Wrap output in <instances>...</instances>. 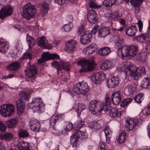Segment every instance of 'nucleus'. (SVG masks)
Returning <instances> with one entry per match:
<instances>
[{
  "instance_id": "1",
  "label": "nucleus",
  "mask_w": 150,
  "mask_h": 150,
  "mask_svg": "<svg viewBox=\"0 0 150 150\" xmlns=\"http://www.w3.org/2000/svg\"><path fill=\"white\" fill-rule=\"evenodd\" d=\"M126 76H133L135 80L144 75L145 73V69L143 67L137 68L134 65H132L127 67L124 70Z\"/></svg>"
},
{
  "instance_id": "2",
  "label": "nucleus",
  "mask_w": 150,
  "mask_h": 150,
  "mask_svg": "<svg viewBox=\"0 0 150 150\" xmlns=\"http://www.w3.org/2000/svg\"><path fill=\"white\" fill-rule=\"evenodd\" d=\"M77 65L81 66V68L79 71L81 73L92 71L95 68L96 64L93 59H84L79 61Z\"/></svg>"
},
{
  "instance_id": "3",
  "label": "nucleus",
  "mask_w": 150,
  "mask_h": 150,
  "mask_svg": "<svg viewBox=\"0 0 150 150\" xmlns=\"http://www.w3.org/2000/svg\"><path fill=\"white\" fill-rule=\"evenodd\" d=\"M23 16L24 18L28 20H30L33 18L36 11V8L34 5L30 3H28L24 5L23 8Z\"/></svg>"
},
{
  "instance_id": "4",
  "label": "nucleus",
  "mask_w": 150,
  "mask_h": 150,
  "mask_svg": "<svg viewBox=\"0 0 150 150\" xmlns=\"http://www.w3.org/2000/svg\"><path fill=\"white\" fill-rule=\"evenodd\" d=\"M44 106V104L40 98H34L31 102L29 104V107L32 108L34 112L41 111L42 108Z\"/></svg>"
},
{
  "instance_id": "5",
  "label": "nucleus",
  "mask_w": 150,
  "mask_h": 150,
  "mask_svg": "<svg viewBox=\"0 0 150 150\" xmlns=\"http://www.w3.org/2000/svg\"><path fill=\"white\" fill-rule=\"evenodd\" d=\"M103 104L97 100H91L89 103V108L92 112L98 113L103 110Z\"/></svg>"
},
{
  "instance_id": "6",
  "label": "nucleus",
  "mask_w": 150,
  "mask_h": 150,
  "mask_svg": "<svg viewBox=\"0 0 150 150\" xmlns=\"http://www.w3.org/2000/svg\"><path fill=\"white\" fill-rule=\"evenodd\" d=\"M14 110V106L11 104L3 105L0 107V113L3 116L7 117L13 114Z\"/></svg>"
},
{
  "instance_id": "7",
  "label": "nucleus",
  "mask_w": 150,
  "mask_h": 150,
  "mask_svg": "<svg viewBox=\"0 0 150 150\" xmlns=\"http://www.w3.org/2000/svg\"><path fill=\"white\" fill-rule=\"evenodd\" d=\"M122 50L127 57L128 56H134L137 53L138 47L134 45H124L122 48Z\"/></svg>"
},
{
  "instance_id": "8",
  "label": "nucleus",
  "mask_w": 150,
  "mask_h": 150,
  "mask_svg": "<svg viewBox=\"0 0 150 150\" xmlns=\"http://www.w3.org/2000/svg\"><path fill=\"white\" fill-rule=\"evenodd\" d=\"M105 74L101 72H98L95 74H93L91 75V80L94 83L96 84H99L105 80Z\"/></svg>"
},
{
  "instance_id": "9",
  "label": "nucleus",
  "mask_w": 150,
  "mask_h": 150,
  "mask_svg": "<svg viewBox=\"0 0 150 150\" xmlns=\"http://www.w3.org/2000/svg\"><path fill=\"white\" fill-rule=\"evenodd\" d=\"M26 76L28 78V81L32 83L34 81V79L32 80V78L34 77V76L36 74L37 72V69L36 66L35 65L30 66L28 69H26L25 71Z\"/></svg>"
},
{
  "instance_id": "10",
  "label": "nucleus",
  "mask_w": 150,
  "mask_h": 150,
  "mask_svg": "<svg viewBox=\"0 0 150 150\" xmlns=\"http://www.w3.org/2000/svg\"><path fill=\"white\" fill-rule=\"evenodd\" d=\"M13 12V9L10 5L4 6L0 10V18L4 19L11 15Z\"/></svg>"
},
{
  "instance_id": "11",
  "label": "nucleus",
  "mask_w": 150,
  "mask_h": 150,
  "mask_svg": "<svg viewBox=\"0 0 150 150\" xmlns=\"http://www.w3.org/2000/svg\"><path fill=\"white\" fill-rule=\"evenodd\" d=\"M64 118V115L62 114H58L56 115H53L50 119L49 124L50 127H52L54 129H55V124L59 122L61 120H63Z\"/></svg>"
},
{
  "instance_id": "12",
  "label": "nucleus",
  "mask_w": 150,
  "mask_h": 150,
  "mask_svg": "<svg viewBox=\"0 0 150 150\" xmlns=\"http://www.w3.org/2000/svg\"><path fill=\"white\" fill-rule=\"evenodd\" d=\"M76 45V42L73 40H69L65 44L64 50L68 53H71L75 51Z\"/></svg>"
},
{
  "instance_id": "13",
  "label": "nucleus",
  "mask_w": 150,
  "mask_h": 150,
  "mask_svg": "<svg viewBox=\"0 0 150 150\" xmlns=\"http://www.w3.org/2000/svg\"><path fill=\"white\" fill-rule=\"evenodd\" d=\"M87 19L91 23L93 24L97 22L98 20V14L94 10L89 11L87 14Z\"/></svg>"
},
{
  "instance_id": "14",
  "label": "nucleus",
  "mask_w": 150,
  "mask_h": 150,
  "mask_svg": "<svg viewBox=\"0 0 150 150\" xmlns=\"http://www.w3.org/2000/svg\"><path fill=\"white\" fill-rule=\"evenodd\" d=\"M92 34L88 31H85L80 37V42L83 45L88 44L91 41Z\"/></svg>"
},
{
  "instance_id": "15",
  "label": "nucleus",
  "mask_w": 150,
  "mask_h": 150,
  "mask_svg": "<svg viewBox=\"0 0 150 150\" xmlns=\"http://www.w3.org/2000/svg\"><path fill=\"white\" fill-rule=\"evenodd\" d=\"M125 122L126 124L125 127L127 130L129 131L132 130L134 128V127L138 124L137 120V119H126Z\"/></svg>"
},
{
  "instance_id": "16",
  "label": "nucleus",
  "mask_w": 150,
  "mask_h": 150,
  "mask_svg": "<svg viewBox=\"0 0 150 150\" xmlns=\"http://www.w3.org/2000/svg\"><path fill=\"white\" fill-rule=\"evenodd\" d=\"M84 133L80 130L74 133L70 137V144L72 145V146L75 147L76 146L77 142L79 139L78 136L81 135L83 136Z\"/></svg>"
},
{
  "instance_id": "17",
  "label": "nucleus",
  "mask_w": 150,
  "mask_h": 150,
  "mask_svg": "<svg viewBox=\"0 0 150 150\" xmlns=\"http://www.w3.org/2000/svg\"><path fill=\"white\" fill-rule=\"evenodd\" d=\"M29 123L30 129L32 130L38 131L40 127V123L35 119L31 118L30 120Z\"/></svg>"
},
{
  "instance_id": "18",
  "label": "nucleus",
  "mask_w": 150,
  "mask_h": 150,
  "mask_svg": "<svg viewBox=\"0 0 150 150\" xmlns=\"http://www.w3.org/2000/svg\"><path fill=\"white\" fill-rule=\"evenodd\" d=\"M38 45L49 49H52V45L48 44V41L46 39L45 37H42L40 38Z\"/></svg>"
},
{
  "instance_id": "19",
  "label": "nucleus",
  "mask_w": 150,
  "mask_h": 150,
  "mask_svg": "<svg viewBox=\"0 0 150 150\" xmlns=\"http://www.w3.org/2000/svg\"><path fill=\"white\" fill-rule=\"evenodd\" d=\"M98 48L97 44L94 43L91 44L88 47L84 49L83 51L86 54L89 55L93 53Z\"/></svg>"
},
{
  "instance_id": "20",
  "label": "nucleus",
  "mask_w": 150,
  "mask_h": 150,
  "mask_svg": "<svg viewBox=\"0 0 150 150\" xmlns=\"http://www.w3.org/2000/svg\"><path fill=\"white\" fill-rule=\"evenodd\" d=\"M120 91H119L117 92H113L112 93V100L114 105H118L120 103L122 100V97L120 94Z\"/></svg>"
},
{
  "instance_id": "21",
  "label": "nucleus",
  "mask_w": 150,
  "mask_h": 150,
  "mask_svg": "<svg viewBox=\"0 0 150 150\" xmlns=\"http://www.w3.org/2000/svg\"><path fill=\"white\" fill-rule=\"evenodd\" d=\"M123 112V111H120L119 109L115 108H112L110 111L109 115L112 118H118L120 117Z\"/></svg>"
},
{
  "instance_id": "22",
  "label": "nucleus",
  "mask_w": 150,
  "mask_h": 150,
  "mask_svg": "<svg viewBox=\"0 0 150 150\" xmlns=\"http://www.w3.org/2000/svg\"><path fill=\"white\" fill-rule=\"evenodd\" d=\"M17 111L18 115H21L24 112L25 104L20 99H18L16 101Z\"/></svg>"
},
{
  "instance_id": "23",
  "label": "nucleus",
  "mask_w": 150,
  "mask_h": 150,
  "mask_svg": "<svg viewBox=\"0 0 150 150\" xmlns=\"http://www.w3.org/2000/svg\"><path fill=\"white\" fill-rule=\"evenodd\" d=\"M110 34V29L108 27L100 28L98 32V36L100 38H104Z\"/></svg>"
},
{
  "instance_id": "24",
  "label": "nucleus",
  "mask_w": 150,
  "mask_h": 150,
  "mask_svg": "<svg viewBox=\"0 0 150 150\" xmlns=\"http://www.w3.org/2000/svg\"><path fill=\"white\" fill-rule=\"evenodd\" d=\"M137 31V27L134 25H132L126 28L125 32L126 34L128 36H132L135 35Z\"/></svg>"
},
{
  "instance_id": "25",
  "label": "nucleus",
  "mask_w": 150,
  "mask_h": 150,
  "mask_svg": "<svg viewBox=\"0 0 150 150\" xmlns=\"http://www.w3.org/2000/svg\"><path fill=\"white\" fill-rule=\"evenodd\" d=\"M150 37L149 33L148 32L146 33H142L135 37V40L138 42L142 43L144 42L147 39H149Z\"/></svg>"
},
{
  "instance_id": "26",
  "label": "nucleus",
  "mask_w": 150,
  "mask_h": 150,
  "mask_svg": "<svg viewBox=\"0 0 150 150\" xmlns=\"http://www.w3.org/2000/svg\"><path fill=\"white\" fill-rule=\"evenodd\" d=\"M29 143L25 141L19 142L17 144L19 150H33L29 149Z\"/></svg>"
},
{
  "instance_id": "27",
  "label": "nucleus",
  "mask_w": 150,
  "mask_h": 150,
  "mask_svg": "<svg viewBox=\"0 0 150 150\" xmlns=\"http://www.w3.org/2000/svg\"><path fill=\"white\" fill-rule=\"evenodd\" d=\"M17 122L16 119H13L6 121L5 125L8 128H13L16 127Z\"/></svg>"
},
{
  "instance_id": "28",
  "label": "nucleus",
  "mask_w": 150,
  "mask_h": 150,
  "mask_svg": "<svg viewBox=\"0 0 150 150\" xmlns=\"http://www.w3.org/2000/svg\"><path fill=\"white\" fill-rule=\"evenodd\" d=\"M114 66L112 62L110 60H105L104 61L100 66L101 69L107 70Z\"/></svg>"
},
{
  "instance_id": "29",
  "label": "nucleus",
  "mask_w": 150,
  "mask_h": 150,
  "mask_svg": "<svg viewBox=\"0 0 150 150\" xmlns=\"http://www.w3.org/2000/svg\"><path fill=\"white\" fill-rule=\"evenodd\" d=\"M111 52L110 47H104L101 48L97 52L98 54L104 56L108 55Z\"/></svg>"
},
{
  "instance_id": "30",
  "label": "nucleus",
  "mask_w": 150,
  "mask_h": 150,
  "mask_svg": "<svg viewBox=\"0 0 150 150\" xmlns=\"http://www.w3.org/2000/svg\"><path fill=\"white\" fill-rule=\"evenodd\" d=\"M50 53L48 52H43L41 55V57L38 60V62L39 63H42L46 61L50 60Z\"/></svg>"
},
{
  "instance_id": "31",
  "label": "nucleus",
  "mask_w": 150,
  "mask_h": 150,
  "mask_svg": "<svg viewBox=\"0 0 150 150\" xmlns=\"http://www.w3.org/2000/svg\"><path fill=\"white\" fill-rule=\"evenodd\" d=\"M21 66V63L17 62L11 63L7 67V68L11 71H16Z\"/></svg>"
},
{
  "instance_id": "32",
  "label": "nucleus",
  "mask_w": 150,
  "mask_h": 150,
  "mask_svg": "<svg viewBox=\"0 0 150 150\" xmlns=\"http://www.w3.org/2000/svg\"><path fill=\"white\" fill-rule=\"evenodd\" d=\"M126 139V133L124 131L119 133L117 139V142L119 144L124 143Z\"/></svg>"
},
{
  "instance_id": "33",
  "label": "nucleus",
  "mask_w": 150,
  "mask_h": 150,
  "mask_svg": "<svg viewBox=\"0 0 150 150\" xmlns=\"http://www.w3.org/2000/svg\"><path fill=\"white\" fill-rule=\"evenodd\" d=\"M13 138V134L9 133L3 134L0 133V138L3 140H5L8 141H10Z\"/></svg>"
},
{
  "instance_id": "34",
  "label": "nucleus",
  "mask_w": 150,
  "mask_h": 150,
  "mask_svg": "<svg viewBox=\"0 0 150 150\" xmlns=\"http://www.w3.org/2000/svg\"><path fill=\"white\" fill-rule=\"evenodd\" d=\"M59 64L60 67L62 68V70H64L65 71H69L71 68V66L70 63L68 62L60 63L59 62Z\"/></svg>"
},
{
  "instance_id": "35",
  "label": "nucleus",
  "mask_w": 150,
  "mask_h": 150,
  "mask_svg": "<svg viewBox=\"0 0 150 150\" xmlns=\"http://www.w3.org/2000/svg\"><path fill=\"white\" fill-rule=\"evenodd\" d=\"M118 40L116 42L115 45V48L118 50H122V47L124 46H122L123 43V40L122 38H119L117 36Z\"/></svg>"
},
{
  "instance_id": "36",
  "label": "nucleus",
  "mask_w": 150,
  "mask_h": 150,
  "mask_svg": "<svg viewBox=\"0 0 150 150\" xmlns=\"http://www.w3.org/2000/svg\"><path fill=\"white\" fill-rule=\"evenodd\" d=\"M86 106L84 104L79 103L77 104V107L76 108V111L78 115H80L81 112L86 108ZM79 117V116H78Z\"/></svg>"
},
{
  "instance_id": "37",
  "label": "nucleus",
  "mask_w": 150,
  "mask_h": 150,
  "mask_svg": "<svg viewBox=\"0 0 150 150\" xmlns=\"http://www.w3.org/2000/svg\"><path fill=\"white\" fill-rule=\"evenodd\" d=\"M110 99L107 96L105 97V105L103 104V110L105 111H107L110 109Z\"/></svg>"
},
{
  "instance_id": "38",
  "label": "nucleus",
  "mask_w": 150,
  "mask_h": 150,
  "mask_svg": "<svg viewBox=\"0 0 150 150\" xmlns=\"http://www.w3.org/2000/svg\"><path fill=\"white\" fill-rule=\"evenodd\" d=\"M117 0H105L103 2V5L105 7H110L115 5L116 2Z\"/></svg>"
},
{
  "instance_id": "39",
  "label": "nucleus",
  "mask_w": 150,
  "mask_h": 150,
  "mask_svg": "<svg viewBox=\"0 0 150 150\" xmlns=\"http://www.w3.org/2000/svg\"><path fill=\"white\" fill-rule=\"evenodd\" d=\"M137 60L142 62L145 61L147 59L146 54L144 52H141L138 54L137 56Z\"/></svg>"
},
{
  "instance_id": "40",
  "label": "nucleus",
  "mask_w": 150,
  "mask_h": 150,
  "mask_svg": "<svg viewBox=\"0 0 150 150\" xmlns=\"http://www.w3.org/2000/svg\"><path fill=\"white\" fill-rule=\"evenodd\" d=\"M18 135L21 138H25L29 136V133L26 130L22 129L19 130Z\"/></svg>"
},
{
  "instance_id": "41",
  "label": "nucleus",
  "mask_w": 150,
  "mask_h": 150,
  "mask_svg": "<svg viewBox=\"0 0 150 150\" xmlns=\"http://www.w3.org/2000/svg\"><path fill=\"white\" fill-rule=\"evenodd\" d=\"M19 96L23 100H27L29 98V94L23 91H21L18 93Z\"/></svg>"
},
{
  "instance_id": "42",
  "label": "nucleus",
  "mask_w": 150,
  "mask_h": 150,
  "mask_svg": "<svg viewBox=\"0 0 150 150\" xmlns=\"http://www.w3.org/2000/svg\"><path fill=\"white\" fill-rule=\"evenodd\" d=\"M80 86L81 94H86L90 90V87L88 85H79Z\"/></svg>"
},
{
  "instance_id": "43",
  "label": "nucleus",
  "mask_w": 150,
  "mask_h": 150,
  "mask_svg": "<svg viewBox=\"0 0 150 150\" xmlns=\"http://www.w3.org/2000/svg\"><path fill=\"white\" fill-rule=\"evenodd\" d=\"M52 66L54 68H56L57 69V74L59 75V71L62 70V68L60 67L59 62L57 61H54L51 63Z\"/></svg>"
},
{
  "instance_id": "44",
  "label": "nucleus",
  "mask_w": 150,
  "mask_h": 150,
  "mask_svg": "<svg viewBox=\"0 0 150 150\" xmlns=\"http://www.w3.org/2000/svg\"><path fill=\"white\" fill-rule=\"evenodd\" d=\"M8 47L5 42H0V52L5 54Z\"/></svg>"
},
{
  "instance_id": "45",
  "label": "nucleus",
  "mask_w": 150,
  "mask_h": 150,
  "mask_svg": "<svg viewBox=\"0 0 150 150\" xmlns=\"http://www.w3.org/2000/svg\"><path fill=\"white\" fill-rule=\"evenodd\" d=\"M26 39L28 42L29 46H34L35 44V40L32 37L30 36L28 34L26 35Z\"/></svg>"
},
{
  "instance_id": "46",
  "label": "nucleus",
  "mask_w": 150,
  "mask_h": 150,
  "mask_svg": "<svg viewBox=\"0 0 150 150\" xmlns=\"http://www.w3.org/2000/svg\"><path fill=\"white\" fill-rule=\"evenodd\" d=\"M91 127L95 130H98L100 129L101 127V125L100 123L96 121H94L90 125Z\"/></svg>"
},
{
  "instance_id": "47",
  "label": "nucleus",
  "mask_w": 150,
  "mask_h": 150,
  "mask_svg": "<svg viewBox=\"0 0 150 150\" xmlns=\"http://www.w3.org/2000/svg\"><path fill=\"white\" fill-rule=\"evenodd\" d=\"M133 100V98H129L125 99L123 100L121 103L120 105L123 107H125L126 105H128Z\"/></svg>"
},
{
  "instance_id": "48",
  "label": "nucleus",
  "mask_w": 150,
  "mask_h": 150,
  "mask_svg": "<svg viewBox=\"0 0 150 150\" xmlns=\"http://www.w3.org/2000/svg\"><path fill=\"white\" fill-rule=\"evenodd\" d=\"M144 0H130L131 4L135 7H138L141 5Z\"/></svg>"
},
{
  "instance_id": "49",
  "label": "nucleus",
  "mask_w": 150,
  "mask_h": 150,
  "mask_svg": "<svg viewBox=\"0 0 150 150\" xmlns=\"http://www.w3.org/2000/svg\"><path fill=\"white\" fill-rule=\"evenodd\" d=\"M32 55L30 53H27V51H26L25 53L19 59L20 60H23L25 59L28 58L31 59H32Z\"/></svg>"
},
{
  "instance_id": "50",
  "label": "nucleus",
  "mask_w": 150,
  "mask_h": 150,
  "mask_svg": "<svg viewBox=\"0 0 150 150\" xmlns=\"http://www.w3.org/2000/svg\"><path fill=\"white\" fill-rule=\"evenodd\" d=\"M88 4L90 8H99L101 7L100 5H98L96 2L94 1H91Z\"/></svg>"
},
{
  "instance_id": "51",
  "label": "nucleus",
  "mask_w": 150,
  "mask_h": 150,
  "mask_svg": "<svg viewBox=\"0 0 150 150\" xmlns=\"http://www.w3.org/2000/svg\"><path fill=\"white\" fill-rule=\"evenodd\" d=\"M80 86L79 85H74L73 87V91L75 93L79 94H81Z\"/></svg>"
},
{
  "instance_id": "52",
  "label": "nucleus",
  "mask_w": 150,
  "mask_h": 150,
  "mask_svg": "<svg viewBox=\"0 0 150 150\" xmlns=\"http://www.w3.org/2000/svg\"><path fill=\"white\" fill-rule=\"evenodd\" d=\"M136 85H129L128 90L130 94H132L136 90Z\"/></svg>"
},
{
  "instance_id": "53",
  "label": "nucleus",
  "mask_w": 150,
  "mask_h": 150,
  "mask_svg": "<svg viewBox=\"0 0 150 150\" xmlns=\"http://www.w3.org/2000/svg\"><path fill=\"white\" fill-rule=\"evenodd\" d=\"M73 26L72 23H67L64 25L63 29L64 31L69 32L71 30Z\"/></svg>"
},
{
  "instance_id": "54",
  "label": "nucleus",
  "mask_w": 150,
  "mask_h": 150,
  "mask_svg": "<svg viewBox=\"0 0 150 150\" xmlns=\"http://www.w3.org/2000/svg\"><path fill=\"white\" fill-rule=\"evenodd\" d=\"M143 96V94H139L134 97V100L138 103H140L142 102V99Z\"/></svg>"
},
{
  "instance_id": "55",
  "label": "nucleus",
  "mask_w": 150,
  "mask_h": 150,
  "mask_svg": "<svg viewBox=\"0 0 150 150\" xmlns=\"http://www.w3.org/2000/svg\"><path fill=\"white\" fill-rule=\"evenodd\" d=\"M73 125L71 123L68 122L66 125L65 127L64 128V130L66 132H68L69 130H71L73 128Z\"/></svg>"
},
{
  "instance_id": "56",
  "label": "nucleus",
  "mask_w": 150,
  "mask_h": 150,
  "mask_svg": "<svg viewBox=\"0 0 150 150\" xmlns=\"http://www.w3.org/2000/svg\"><path fill=\"white\" fill-rule=\"evenodd\" d=\"M143 111L146 115H150V103L148 104L147 107L144 108Z\"/></svg>"
},
{
  "instance_id": "57",
  "label": "nucleus",
  "mask_w": 150,
  "mask_h": 150,
  "mask_svg": "<svg viewBox=\"0 0 150 150\" xmlns=\"http://www.w3.org/2000/svg\"><path fill=\"white\" fill-rule=\"evenodd\" d=\"M50 60L58 59L59 58V56L56 53H50Z\"/></svg>"
},
{
  "instance_id": "58",
  "label": "nucleus",
  "mask_w": 150,
  "mask_h": 150,
  "mask_svg": "<svg viewBox=\"0 0 150 150\" xmlns=\"http://www.w3.org/2000/svg\"><path fill=\"white\" fill-rule=\"evenodd\" d=\"M117 16L118 15L116 13L114 12L110 13L108 17V21H109L110 20L111 21H112L113 19L117 17Z\"/></svg>"
},
{
  "instance_id": "59",
  "label": "nucleus",
  "mask_w": 150,
  "mask_h": 150,
  "mask_svg": "<svg viewBox=\"0 0 150 150\" xmlns=\"http://www.w3.org/2000/svg\"><path fill=\"white\" fill-rule=\"evenodd\" d=\"M150 84V78L146 77L144 78L141 84Z\"/></svg>"
},
{
  "instance_id": "60",
  "label": "nucleus",
  "mask_w": 150,
  "mask_h": 150,
  "mask_svg": "<svg viewBox=\"0 0 150 150\" xmlns=\"http://www.w3.org/2000/svg\"><path fill=\"white\" fill-rule=\"evenodd\" d=\"M78 28V34L80 35L82 32L84 30V26L83 25L81 24L79 26Z\"/></svg>"
},
{
  "instance_id": "61",
  "label": "nucleus",
  "mask_w": 150,
  "mask_h": 150,
  "mask_svg": "<svg viewBox=\"0 0 150 150\" xmlns=\"http://www.w3.org/2000/svg\"><path fill=\"white\" fill-rule=\"evenodd\" d=\"M42 7L45 10V12L47 13L49 9L48 4L45 2H43L42 4Z\"/></svg>"
},
{
  "instance_id": "62",
  "label": "nucleus",
  "mask_w": 150,
  "mask_h": 150,
  "mask_svg": "<svg viewBox=\"0 0 150 150\" xmlns=\"http://www.w3.org/2000/svg\"><path fill=\"white\" fill-rule=\"evenodd\" d=\"M105 144L103 142H100L99 144V147L98 150H106Z\"/></svg>"
},
{
  "instance_id": "63",
  "label": "nucleus",
  "mask_w": 150,
  "mask_h": 150,
  "mask_svg": "<svg viewBox=\"0 0 150 150\" xmlns=\"http://www.w3.org/2000/svg\"><path fill=\"white\" fill-rule=\"evenodd\" d=\"M114 80V77L108 78V79H106V83L107 84H113L112 83Z\"/></svg>"
},
{
  "instance_id": "64",
  "label": "nucleus",
  "mask_w": 150,
  "mask_h": 150,
  "mask_svg": "<svg viewBox=\"0 0 150 150\" xmlns=\"http://www.w3.org/2000/svg\"><path fill=\"white\" fill-rule=\"evenodd\" d=\"M6 129V128L3 122L2 121H0V131L3 132L5 131Z\"/></svg>"
}]
</instances>
